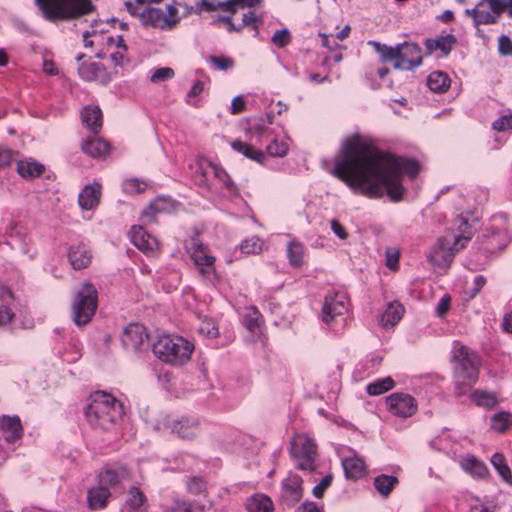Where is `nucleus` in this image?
<instances>
[{
  "label": "nucleus",
  "mask_w": 512,
  "mask_h": 512,
  "mask_svg": "<svg viewBox=\"0 0 512 512\" xmlns=\"http://www.w3.org/2000/svg\"><path fill=\"white\" fill-rule=\"evenodd\" d=\"M418 172L415 160L382 152L358 135L345 141L332 169L333 175L355 193L371 199L387 194L394 202L400 201L405 192L402 175L414 178Z\"/></svg>",
  "instance_id": "f257e3e1"
},
{
  "label": "nucleus",
  "mask_w": 512,
  "mask_h": 512,
  "mask_svg": "<svg viewBox=\"0 0 512 512\" xmlns=\"http://www.w3.org/2000/svg\"><path fill=\"white\" fill-rule=\"evenodd\" d=\"M451 361L455 378V394L462 396L478 380L479 358L467 346L456 342L452 349Z\"/></svg>",
  "instance_id": "f03ea898"
},
{
  "label": "nucleus",
  "mask_w": 512,
  "mask_h": 512,
  "mask_svg": "<svg viewBox=\"0 0 512 512\" xmlns=\"http://www.w3.org/2000/svg\"><path fill=\"white\" fill-rule=\"evenodd\" d=\"M122 412L121 404L112 395L96 392L85 409V417L92 427L109 430Z\"/></svg>",
  "instance_id": "7ed1b4c3"
},
{
  "label": "nucleus",
  "mask_w": 512,
  "mask_h": 512,
  "mask_svg": "<svg viewBox=\"0 0 512 512\" xmlns=\"http://www.w3.org/2000/svg\"><path fill=\"white\" fill-rule=\"evenodd\" d=\"M367 44L379 54L381 62H392L397 70H412L422 64V51L416 43L404 42L391 47L370 40Z\"/></svg>",
  "instance_id": "20e7f679"
},
{
  "label": "nucleus",
  "mask_w": 512,
  "mask_h": 512,
  "mask_svg": "<svg viewBox=\"0 0 512 512\" xmlns=\"http://www.w3.org/2000/svg\"><path fill=\"white\" fill-rule=\"evenodd\" d=\"M35 4L51 22L76 19L95 10L91 0H35Z\"/></svg>",
  "instance_id": "39448f33"
},
{
  "label": "nucleus",
  "mask_w": 512,
  "mask_h": 512,
  "mask_svg": "<svg viewBox=\"0 0 512 512\" xmlns=\"http://www.w3.org/2000/svg\"><path fill=\"white\" fill-rule=\"evenodd\" d=\"M194 350V345L177 335H162L152 344V351L162 361L172 365L186 363Z\"/></svg>",
  "instance_id": "423d86ee"
},
{
  "label": "nucleus",
  "mask_w": 512,
  "mask_h": 512,
  "mask_svg": "<svg viewBox=\"0 0 512 512\" xmlns=\"http://www.w3.org/2000/svg\"><path fill=\"white\" fill-rule=\"evenodd\" d=\"M98 305V292L93 284L84 282L72 302V318L77 326L88 324Z\"/></svg>",
  "instance_id": "0eeeda50"
},
{
  "label": "nucleus",
  "mask_w": 512,
  "mask_h": 512,
  "mask_svg": "<svg viewBox=\"0 0 512 512\" xmlns=\"http://www.w3.org/2000/svg\"><path fill=\"white\" fill-rule=\"evenodd\" d=\"M470 239L471 233L467 230H463L461 238L454 241L451 236L439 238L429 255L430 263L438 268H448L455 254L463 249Z\"/></svg>",
  "instance_id": "6e6552de"
},
{
  "label": "nucleus",
  "mask_w": 512,
  "mask_h": 512,
  "mask_svg": "<svg viewBox=\"0 0 512 512\" xmlns=\"http://www.w3.org/2000/svg\"><path fill=\"white\" fill-rule=\"evenodd\" d=\"M291 456L296 467L303 471L315 470V459L317 457V445L312 438L306 435H296L291 441Z\"/></svg>",
  "instance_id": "1a4fd4ad"
},
{
  "label": "nucleus",
  "mask_w": 512,
  "mask_h": 512,
  "mask_svg": "<svg viewBox=\"0 0 512 512\" xmlns=\"http://www.w3.org/2000/svg\"><path fill=\"white\" fill-rule=\"evenodd\" d=\"M503 12L502 0H480L474 8L465 10L476 27L496 23Z\"/></svg>",
  "instance_id": "9d476101"
},
{
  "label": "nucleus",
  "mask_w": 512,
  "mask_h": 512,
  "mask_svg": "<svg viewBox=\"0 0 512 512\" xmlns=\"http://www.w3.org/2000/svg\"><path fill=\"white\" fill-rule=\"evenodd\" d=\"M167 15L163 10L158 8H145L139 17L145 26H151L162 30H170L174 28L178 20L175 18L177 9L171 5L167 6Z\"/></svg>",
  "instance_id": "9b49d317"
},
{
  "label": "nucleus",
  "mask_w": 512,
  "mask_h": 512,
  "mask_svg": "<svg viewBox=\"0 0 512 512\" xmlns=\"http://www.w3.org/2000/svg\"><path fill=\"white\" fill-rule=\"evenodd\" d=\"M168 429L171 433L176 434L183 439H193L199 431V422L195 418L182 417L181 419H172L170 416H165L162 422L156 429Z\"/></svg>",
  "instance_id": "f8f14e48"
},
{
  "label": "nucleus",
  "mask_w": 512,
  "mask_h": 512,
  "mask_svg": "<svg viewBox=\"0 0 512 512\" xmlns=\"http://www.w3.org/2000/svg\"><path fill=\"white\" fill-rule=\"evenodd\" d=\"M121 342L126 350L144 351L149 347V336L146 328L138 323L129 324L123 331Z\"/></svg>",
  "instance_id": "ddd939ff"
},
{
  "label": "nucleus",
  "mask_w": 512,
  "mask_h": 512,
  "mask_svg": "<svg viewBox=\"0 0 512 512\" xmlns=\"http://www.w3.org/2000/svg\"><path fill=\"white\" fill-rule=\"evenodd\" d=\"M190 255L199 272L209 281H214L216 278L215 257L209 254L208 248L197 241H193L190 247Z\"/></svg>",
  "instance_id": "4468645a"
},
{
  "label": "nucleus",
  "mask_w": 512,
  "mask_h": 512,
  "mask_svg": "<svg viewBox=\"0 0 512 512\" xmlns=\"http://www.w3.org/2000/svg\"><path fill=\"white\" fill-rule=\"evenodd\" d=\"M386 404L391 414L401 418L410 417L417 411L416 400L405 393L391 394L386 398Z\"/></svg>",
  "instance_id": "2eb2a0df"
},
{
  "label": "nucleus",
  "mask_w": 512,
  "mask_h": 512,
  "mask_svg": "<svg viewBox=\"0 0 512 512\" xmlns=\"http://www.w3.org/2000/svg\"><path fill=\"white\" fill-rule=\"evenodd\" d=\"M347 298L342 293H330L326 295L322 307V319L325 323L331 322L337 316L347 312Z\"/></svg>",
  "instance_id": "dca6fc26"
},
{
  "label": "nucleus",
  "mask_w": 512,
  "mask_h": 512,
  "mask_svg": "<svg viewBox=\"0 0 512 512\" xmlns=\"http://www.w3.org/2000/svg\"><path fill=\"white\" fill-rule=\"evenodd\" d=\"M302 479L297 474H289L282 482L281 497L288 505H294L303 496Z\"/></svg>",
  "instance_id": "f3484780"
},
{
  "label": "nucleus",
  "mask_w": 512,
  "mask_h": 512,
  "mask_svg": "<svg viewBox=\"0 0 512 512\" xmlns=\"http://www.w3.org/2000/svg\"><path fill=\"white\" fill-rule=\"evenodd\" d=\"M0 430L3 432L4 439L8 443L16 442L24 434L21 420L17 415H3L0 419Z\"/></svg>",
  "instance_id": "a211bd4d"
},
{
  "label": "nucleus",
  "mask_w": 512,
  "mask_h": 512,
  "mask_svg": "<svg viewBox=\"0 0 512 512\" xmlns=\"http://www.w3.org/2000/svg\"><path fill=\"white\" fill-rule=\"evenodd\" d=\"M131 241L144 252H154L158 248L157 239L149 234L142 226H133L131 230Z\"/></svg>",
  "instance_id": "6ab92c4d"
},
{
  "label": "nucleus",
  "mask_w": 512,
  "mask_h": 512,
  "mask_svg": "<svg viewBox=\"0 0 512 512\" xmlns=\"http://www.w3.org/2000/svg\"><path fill=\"white\" fill-rule=\"evenodd\" d=\"M101 185L99 183L86 185L78 196V203L84 210H92L99 204Z\"/></svg>",
  "instance_id": "aec40b11"
},
{
  "label": "nucleus",
  "mask_w": 512,
  "mask_h": 512,
  "mask_svg": "<svg viewBox=\"0 0 512 512\" xmlns=\"http://www.w3.org/2000/svg\"><path fill=\"white\" fill-rule=\"evenodd\" d=\"M68 257L72 267L75 270L88 267L92 259L90 250L83 243L71 246Z\"/></svg>",
  "instance_id": "412c9836"
},
{
  "label": "nucleus",
  "mask_w": 512,
  "mask_h": 512,
  "mask_svg": "<svg viewBox=\"0 0 512 512\" xmlns=\"http://www.w3.org/2000/svg\"><path fill=\"white\" fill-rule=\"evenodd\" d=\"M456 43V38L452 34L437 36L436 38H428L424 41L427 54L440 50L444 55H448Z\"/></svg>",
  "instance_id": "4be33fe9"
},
{
  "label": "nucleus",
  "mask_w": 512,
  "mask_h": 512,
  "mask_svg": "<svg viewBox=\"0 0 512 512\" xmlns=\"http://www.w3.org/2000/svg\"><path fill=\"white\" fill-rule=\"evenodd\" d=\"M0 301V326H3L10 323L14 316L10 307L14 301V295L7 286L0 285Z\"/></svg>",
  "instance_id": "5701e85b"
},
{
  "label": "nucleus",
  "mask_w": 512,
  "mask_h": 512,
  "mask_svg": "<svg viewBox=\"0 0 512 512\" xmlns=\"http://www.w3.org/2000/svg\"><path fill=\"white\" fill-rule=\"evenodd\" d=\"M83 124L97 134L102 128V111L98 106H87L81 112Z\"/></svg>",
  "instance_id": "b1692460"
},
{
  "label": "nucleus",
  "mask_w": 512,
  "mask_h": 512,
  "mask_svg": "<svg viewBox=\"0 0 512 512\" xmlns=\"http://www.w3.org/2000/svg\"><path fill=\"white\" fill-rule=\"evenodd\" d=\"M245 507L247 512H273L272 500L265 494L255 493L247 498Z\"/></svg>",
  "instance_id": "393cba45"
},
{
  "label": "nucleus",
  "mask_w": 512,
  "mask_h": 512,
  "mask_svg": "<svg viewBox=\"0 0 512 512\" xmlns=\"http://www.w3.org/2000/svg\"><path fill=\"white\" fill-rule=\"evenodd\" d=\"M342 467L348 479H359L365 474V463L356 456L344 458L342 460Z\"/></svg>",
  "instance_id": "a878e982"
},
{
  "label": "nucleus",
  "mask_w": 512,
  "mask_h": 512,
  "mask_svg": "<svg viewBox=\"0 0 512 512\" xmlns=\"http://www.w3.org/2000/svg\"><path fill=\"white\" fill-rule=\"evenodd\" d=\"M110 490L104 486L97 485L88 490L87 500L92 510L102 509L106 506L107 500L110 497Z\"/></svg>",
  "instance_id": "bb28decb"
},
{
  "label": "nucleus",
  "mask_w": 512,
  "mask_h": 512,
  "mask_svg": "<svg viewBox=\"0 0 512 512\" xmlns=\"http://www.w3.org/2000/svg\"><path fill=\"white\" fill-rule=\"evenodd\" d=\"M451 80L447 73L433 71L427 77L428 88L435 93H444L450 87Z\"/></svg>",
  "instance_id": "cd10ccee"
},
{
  "label": "nucleus",
  "mask_w": 512,
  "mask_h": 512,
  "mask_svg": "<svg viewBox=\"0 0 512 512\" xmlns=\"http://www.w3.org/2000/svg\"><path fill=\"white\" fill-rule=\"evenodd\" d=\"M261 2L262 0H226L218 2L217 6L212 9L222 10L233 15L238 11V9L255 7Z\"/></svg>",
  "instance_id": "c85d7f7f"
},
{
  "label": "nucleus",
  "mask_w": 512,
  "mask_h": 512,
  "mask_svg": "<svg viewBox=\"0 0 512 512\" xmlns=\"http://www.w3.org/2000/svg\"><path fill=\"white\" fill-rule=\"evenodd\" d=\"M404 311V306L399 302L394 301L389 303L381 318L382 325L394 326L401 320Z\"/></svg>",
  "instance_id": "c756f323"
},
{
  "label": "nucleus",
  "mask_w": 512,
  "mask_h": 512,
  "mask_svg": "<svg viewBox=\"0 0 512 512\" xmlns=\"http://www.w3.org/2000/svg\"><path fill=\"white\" fill-rule=\"evenodd\" d=\"M82 150L92 157H104L109 152V144L100 138L86 140Z\"/></svg>",
  "instance_id": "7c9ffc66"
},
{
  "label": "nucleus",
  "mask_w": 512,
  "mask_h": 512,
  "mask_svg": "<svg viewBox=\"0 0 512 512\" xmlns=\"http://www.w3.org/2000/svg\"><path fill=\"white\" fill-rule=\"evenodd\" d=\"M398 483L399 480L396 476L381 474L375 477L373 484L380 495L387 497L398 485Z\"/></svg>",
  "instance_id": "2f4dec72"
},
{
  "label": "nucleus",
  "mask_w": 512,
  "mask_h": 512,
  "mask_svg": "<svg viewBox=\"0 0 512 512\" xmlns=\"http://www.w3.org/2000/svg\"><path fill=\"white\" fill-rule=\"evenodd\" d=\"M231 146L238 153H241L245 157H247L253 161H256L258 163H262V161L265 158L262 151L254 149L253 146H251L243 141L235 140L234 142H232Z\"/></svg>",
  "instance_id": "473e14b6"
},
{
  "label": "nucleus",
  "mask_w": 512,
  "mask_h": 512,
  "mask_svg": "<svg viewBox=\"0 0 512 512\" xmlns=\"http://www.w3.org/2000/svg\"><path fill=\"white\" fill-rule=\"evenodd\" d=\"M263 23V16L257 14L255 11L249 10L242 15L241 22L239 23L240 30L249 28L255 32L254 36L259 35V26Z\"/></svg>",
  "instance_id": "72a5a7b5"
},
{
  "label": "nucleus",
  "mask_w": 512,
  "mask_h": 512,
  "mask_svg": "<svg viewBox=\"0 0 512 512\" xmlns=\"http://www.w3.org/2000/svg\"><path fill=\"white\" fill-rule=\"evenodd\" d=\"M287 257L292 266H301L304 263V246L298 241H290L287 246Z\"/></svg>",
  "instance_id": "f704fd0d"
},
{
  "label": "nucleus",
  "mask_w": 512,
  "mask_h": 512,
  "mask_svg": "<svg viewBox=\"0 0 512 512\" xmlns=\"http://www.w3.org/2000/svg\"><path fill=\"white\" fill-rule=\"evenodd\" d=\"M124 472H119L113 469H107L102 471L98 476V485L104 486L110 490L111 487L118 485L122 478Z\"/></svg>",
  "instance_id": "c9c22d12"
},
{
  "label": "nucleus",
  "mask_w": 512,
  "mask_h": 512,
  "mask_svg": "<svg viewBox=\"0 0 512 512\" xmlns=\"http://www.w3.org/2000/svg\"><path fill=\"white\" fill-rule=\"evenodd\" d=\"M17 171L23 178H34L42 173L43 166L36 161H19Z\"/></svg>",
  "instance_id": "e433bc0d"
},
{
  "label": "nucleus",
  "mask_w": 512,
  "mask_h": 512,
  "mask_svg": "<svg viewBox=\"0 0 512 512\" xmlns=\"http://www.w3.org/2000/svg\"><path fill=\"white\" fill-rule=\"evenodd\" d=\"M395 382L391 377H385L378 379L366 386V391L369 395L377 396L381 395L389 390L393 389Z\"/></svg>",
  "instance_id": "4c0bfd02"
},
{
  "label": "nucleus",
  "mask_w": 512,
  "mask_h": 512,
  "mask_svg": "<svg viewBox=\"0 0 512 512\" xmlns=\"http://www.w3.org/2000/svg\"><path fill=\"white\" fill-rule=\"evenodd\" d=\"M461 465L463 469L479 478L485 477L488 473L486 465L474 457L464 458Z\"/></svg>",
  "instance_id": "58836bf2"
},
{
  "label": "nucleus",
  "mask_w": 512,
  "mask_h": 512,
  "mask_svg": "<svg viewBox=\"0 0 512 512\" xmlns=\"http://www.w3.org/2000/svg\"><path fill=\"white\" fill-rule=\"evenodd\" d=\"M102 67L96 62L82 63L78 67L79 76L86 81L98 80Z\"/></svg>",
  "instance_id": "ea45409f"
},
{
  "label": "nucleus",
  "mask_w": 512,
  "mask_h": 512,
  "mask_svg": "<svg viewBox=\"0 0 512 512\" xmlns=\"http://www.w3.org/2000/svg\"><path fill=\"white\" fill-rule=\"evenodd\" d=\"M472 401L481 407L485 408H492L494 407L498 400L494 393L482 391V390H475L471 394Z\"/></svg>",
  "instance_id": "a19ab883"
},
{
  "label": "nucleus",
  "mask_w": 512,
  "mask_h": 512,
  "mask_svg": "<svg viewBox=\"0 0 512 512\" xmlns=\"http://www.w3.org/2000/svg\"><path fill=\"white\" fill-rule=\"evenodd\" d=\"M262 324V316L256 308H250L247 310L243 317V325L251 333H256Z\"/></svg>",
  "instance_id": "79ce46f5"
},
{
  "label": "nucleus",
  "mask_w": 512,
  "mask_h": 512,
  "mask_svg": "<svg viewBox=\"0 0 512 512\" xmlns=\"http://www.w3.org/2000/svg\"><path fill=\"white\" fill-rule=\"evenodd\" d=\"M512 425V414L501 411L491 417V428L497 432H504Z\"/></svg>",
  "instance_id": "37998d69"
},
{
  "label": "nucleus",
  "mask_w": 512,
  "mask_h": 512,
  "mask_svg": "<svg viewBox=\"0 0 512 512\" xmlns=\"http://www.w3.org/2000/svg\"><path fill=\"white\" fill-rule=\"evenodd\" d=\"M107 44L109 46H114L117 48L116 52L111 53L110 58L114 62L116 66L121 65L124 59V53L127 50V47L124 43V39L122 36H117L116 38L108 37Z\"/></svg>",
  "instance_id": "c03bdc74"
},
{
  "label": "nucleus",
  "mask_w": 512,
  "mask_h": 512,
  "mask_svg": "<svg viewBox=\"0 0 512 512\" xmlns=\"http://www.w3.org/2000/svg\"><path fill=\"white\" fill-rule=\"evenodd\" d=\"M491 463L494 466V468L497 470L499 475L502 477V479L505 482L512 484V474H511L510 468L505 463L504 456L500 453H495L491 457Z\"/></svg>",
  "instance_id": "a18cd8bd"
},
{
  "label": "nucleus",
  "mask_w": 512,
  "mask_h": 512,
  "mask_svg": "<svg viewBox=\"0 0 512 512\" xmlns=\"http://www.w3.org/2000/svg\"><path fill=\"white\" fill-rule=\"evenodd\" d=\"M264 242L257 236H251L240 243V251L243 254H258L263 249Z\"/></svg>",
  "instance_id": "49530a36"
},
{
  "label": "nucleus",
  "mask_w": 512,
  "mask_h": 512,
  "mask_svg": "<svg viewBox=\"0 0 512 512\" xmlns=\"http://www.w3.org/2000/svg\"><path fill=\"white\" fill-rule=\"evenodd\" d=\"M122 187L125 193L133 195L145 191L147 183L138 178H130L123 182Z\"/></svg>",
  "instance_id": "de8ad7c7"
},
{
  "label": "nucleus",
  "mask_w": 512,
  "mask_h": 512,
  "mask_svg": "<svg viewBox=\"0 0 512 512\" xmlns=\"http://www.w3.org/2000/svg\"><path fill=\"white\" fill-rule=\"evenodd\" d=\"M214 176L231 192H236V187L226 171L216 165H211Z\"/></svg>",
  "instance_id": "09e8293b"
},
{
  "label": "nucleus",
  "mask_w": 512,
  "mask_h": 512,
  "mask_svg": "<svg viewBox=\"0 0 512 512\" xmlns=\"http://www.w3.org/2000/svg\"><path fill=\"white\" fill-rule=\"evenodd\" d=\"M272 43L278 48H284L291 42V33L287 28L277 30L272 38Z\"/></svg>",
  "instance_id": "8fccbe9b"
},
{
  "label": "nucleus",
  "mask_w": 512,
  "mask_h": 512,
  "mask_svg": "<svg viewBox=\"0 0 512 512\" xmlns=\"http://www.w3.org/2000/svg\"><path fill=\"white\" fill-rule=\"evenodd\" d=\"M175 75V72L170 67H161L152 72L150 76V81L152 83H161L163 81L172 79Z\"/></svg>",
  "instance_id": "3c124183"
},
{
  "label": "nucleus",
  "mask_w": 512,
  "mask_h": 512,
  "mask_svg": "<svg viewBox=\"0 0 512 512\" xmlns=\"http://www.w3.org/2000/svg\"><path fill=\"white\" fill-rule=\"evenodd\" d=\"M288 145L284 141L274 139L267 145V152L271 156L283 157L288 152Z\"/></svg>",
  "instance_id": "603ef678"
},
{
  "label": "nucleus",
  "mask_w": 512,
  "mask_h": 512,
  "mask_svg": "<svg viewBox=\"0 0 512 512\" xmlns=\"http://www.w3.org/2000/svg\"><path fill=\"white\" fill-rule=\"evenodd\" d=\"M144 502H145L144 494L137 487H132L129 490V495H128V499H127L128 505L133 509H137V508L141 507Z\"/></svg>",
  "instance_id": "864d4df0"
},
{
  "label": "nucleus",
  "mask_w": 512,
  "mask_h": 512,
  "mask_svg": "<svg viewBox=\"0 0 512 512\" xmlns=\"http://www.w3.org/2000/svg\"><path fill=\"white\" fill-rule=\"evenodd\" d=\"M498 52L501 56L512 57V40L507 35L498 37Z\"/></svg>",
  "instance_id": "5fc2aeb1"
},
{
  "label": "nucleus",
  "mask_w": 512,
  "mask_h": 512,
  "mask_svg": "<svg viewBox=\"0 0 512 512\" xmlns=\"http://www.w3.org/2000/svg\"><path fill=\"white\" fill-rule=\"evenodd\" d=\"M198 332L207 338H216L219 335L218 328L210 321L202 322Z\"/></svg>",
  "instance_id": "6e6d98bb"
},
{
  "label": "nucleus",
  "mask_w": 512,
  "mask_h": 512,
  "mask_svg": "<svg viewBox=\"0 0 512 512\" xmlns=\"http://www.w3.org/2000/svg\"><path fill=\"white\" fill-rule=\"evenodd\" d=\"M332 480H333V477L331 474H328L326 475L321 481L320 483H318L312 490V494L316 497V498H321L323 497L325 491L327 490L328 487H330L331 483H332Z\"/></svg>",
  "instance_id": "4d7b16f0"
},
{
  "label": "nucleus",
  "mask_w": 512,
  "mask_h": 512,
  "mask_svg": "<svg viewBox=\"0 0 512 512\" xmlns=\"http://www.w3.org/2000/svg\"><path fill=\"white\" fill-rule=\"evenodd\" d=\"M492 127L496 131H505L507 129H512V113L508 115H503L497 120H495L492 124Z\"/></svg>",
  "instance_id": "13d9d810"
},
{
  "label": "nucleus",
  "mask_w": 512,
  "mask_h": 512,
  "mask_svg": "<svg viewBox=\"0 0 512 512\" xmlns=\"http://www.w3.org/2000/svg\"><path fill=\"white\" fill-rule=\"evenodd\" d=\"M210 62L219 70H227L234 65V61L228 57H210Z\"/></svg>",
  "instance_id": "bf43d9fd"
},
{
  "label": "nucleus",
  "mask_w": 512,
  "mask_h": 512,
  "mask_svg": "<svg viewBox=\"0 0 512 512\" xmlns=\"http://www.w3.org/2000/svg\"><path fill=\"white\" fill-rule=\"evenodd\" d=\"M187 488L191 493L199 494L204 490L205 484L202 479L193 477L188 480Z\"/></svg>",
  "instance_id": "052dcab7"
},
{
  "label": "nucleus",
  "mask_w": 512,
  "mask_h": 512,
  "mask_svg": "<svg viewBox=\"0 0 512 512\" xmlns=\"http://www.w3.org/2000/svg\"><path fill=\"white\" fill-rule=\"evenodd\" d=\"M164 210V200L161 198L156 199L153 201L147 210H145L142 213L143 220L147 217H151L152 212H161Z\"/></svg>",
  "instance_id": "680f3d73"
},
{
  "label": "nucleus",
  "mask_w": 512,
  "mask_h": 512,
  "mask_svg": "<svg viewBox=\"0 0 512 512\" xmlns=\"http://www.w3.org/2000/svg\"><path fill=\"white\" fill-rule=\"evenodd\" d=\"M455 224L457 225V231L459 234L451 237L452 241H454L455 239H460L463 230H467L471 233V236L473 235L471 226L469 225L468 220L466 218H464L462 216L458 217L455 221Z\"/></svg>",
  "instance_id": "e2e57ef3"
},
{
  "label": "nucleus",
  "mask_w": 512,
  "mask_h": 512,
  "mask_svg": "<svg viewBox=\"0 0 512 512\" xmlns=\"http://www.w3.org/2000/svg\"><path fill=\"white\" fill-rule=\"evenodd\" d=\"M450 301L451 299L449 296H444L440 299L436 306V314L439 317H443L447 313L450 308Z\"/></svg>",
  "instance_id": "0e129e2a"
},
{
  "label": "nucleus",
  "mask_w": 512,
  "mask_h": 512,
  "mask_svg": "<svg viewBox=\"0 0 512 512\" xmlns=\"http://www.w3.org/2000/svg\"><path fill=\"white\" fill-rule=\"evenodd\" d=\"M399 253L394 250H387L386 252V265L390 269H396L398 267Z\"/></svg>",
  "instance_id": "69168bd1"
},
{
  "label": "nucleus",
  "mask_w": 512,
  "mask_h": 512,
  "mask_svg": "<svg viewBox=\"0 0 512 512\" xmlns=\"http://www.w3.org/2000/svg\"><path fill=\"white\" fill-rule=\"evenodd\" d=\"M245 109V101L241 96H236L231 102V113L236 115L243 112Z\"/></svg>",
  "instance_id": "338daca9"
},
{
  "label": "nucleus",
  "mask_w": 512,
  "mask_h": 512,
  "mask_svg": "<svg viewBox=\"0 0 512 512\" xmlns=\"http://www.w3.org/2000/svg\"><path fill=\"white\" fill-rule=\"evenodd\" d=\"M171 512H192V507L189 503L181 500H175L171 506Z\"/></svg>",
  "instance_id": "774afa93"
}]
</instances>
